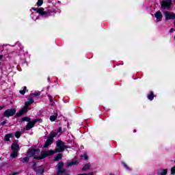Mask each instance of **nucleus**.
Instances as JSON below:
<instances>
[{"mask_svg":"<svg viewBox=\"0 0 175 175\" xmlns=\"http://www.w3.org/2000/svg\"><path fill=\"white\" fill-rule=\"evenodd\" d=\"M39 154H40V150L31 149L27 152V157L29 158L33 157L34 159L40 160L46 158V157H50V155H54V150H47L42 153L40 157H38Z\"/></svg>","mask_w":175,"mask_h":175,"instance_id":"nucleus-1","label":"nucleus"},{"mask_svg":"<svg viewBox=\"0 0 175 175\" xmlns=\"http://www.w3.org/2000/svg\"><path fill=\"white\" fill-rule=\"evenodd\" d=\"M56 146L58 147L57 148L55 149V152H64L65 151V148H68V146L65 145L64 142L61 140H57L56 142Z\"/></svg>","mask_w":175,"mask_h":175,"instance_id":"nucleus-2","label":"nucleus"},{"mask_svg":"<svg viewBox=\"0 0 175 175\" xmlns=\"http://www.w3.org/2000/svg\"><path fill=\"white\" fill-rule=\"evenodd\" d=\"M11 148L12 152H11L10 157L12 158H17L18 155V150H20V146L18 145L17 142H14Z\"/></svg>","mask_w":175,"mask_h":175,"instance_id":"nucleus-3","label":"nucleus"},{"mask_svg":"<svg viewBox=\"0 0 175 175\" xmlns=\"http://www.w3.org/2000/svg\"><path fill=\"white\" fill-rule=\"evenodd\" d=\"M57 175H69L66 169H64V163L62 161L59 162L57 165Z\"/></svg>","mask_w":175,"mask_h":175,"instance_id":"nucleus-4","label":"nucleus"},{"mask_svg":"<svg viewBox=\"0 0 175 175\" xmlns=\"http://www.w3.org/2000/svg\"><path fill=\"white\" fill-rule=\"evenodd\" d=\"M35 12H37V13H39L41 16H44L45 17H47L48 16H50V14L53 12L51 10H47L46 11H44V8H32Z\"/></svg>","mask_w":175,"mask_h":175,"instance_id":"nucleus-5","label":"nucleus"},{"mask_svg":"<svg viewBox=\"0 0 175 175\" xmlns=\"http://www.w3.org/2000/svg\"><path fill=\"white\" fill-rule=\"evenodd\" d=\"M160 3L161 10H169L172 6V0H164Z\"/></svg>","mask_w":175,"mask_h":175,"instance_id":"nucleus-6","label":"nucleus"},{"mask_svg":"<svg viewBox=\"0 0 175 175\" xmlns=\"http://www.w3.org/2000/svg\"><path fill=\"white\" fill-rule=\"evenodd\" d=\"M16 111L17 110L16 108L8 109L3 112V117H7V118H9V117H13V116L16 114Z\"/></svg>","mask_w":175,"mask_h":175,"instance_id":"nucleus-7","label":"nucleus"},{"mask_svg":"<svg viewBox=\"0 0 175 175\" xmlns=\"http://www.w3.org/2000/svg\"><path fill=\"white\" fill-rule=\"evenodd\" d=\"M163 14L165 17V20H175V14L169 11H164Z\"/></svg>","mask_w":175,"mask_h":175,"instance_id":"nucleus-8","label":"nucleus"},{"mask_svg":"<svg viewBox=\"0 0 175 175\" xmlns=\"http://www.w3.org/2000/svg\"><path fill=\"white\" fill-rule=\"evenodd\" d=\"M33 169L36 172L37 174H43L44 170L40 167H36V163L33 165Z\"/></svg>","mask_w":175,"mask_h":175,"instance_id":"nucleus-9","label":"nucleus"},{"mask_svg":"<svg viewBox=\"0 0 175 175\" xmlns=\"http://www.w3.org/2000/svg\"><path fill=\"white\" fill-rule=\"evenodd\" d=\"M154 17L157 23H159V21H162V18H163V15H162V12H161V11H158L154 14Z\"/></svg>","mask_w":175,"mask_h":175,"instance_id":"nucleus-10","label":"nucleus"},{"mask_svg":"<svg viewBox=\"0 0 175 175\" xmlns=\"http://www.w3.org/2000/svg\"><path fill=\"white\" fill-rule=\"evenodd\" d=\"M53 142H54V139H52L51 138H50V137H48V139H46L44 145V148H47L49 146L53 144Z\"/></svg>","mask_w":175,"mask_h":175,"instance_id":"nucleus-11","label":"nucleus"},{"mask_svg":"<svg viewBox=\"0 0 175 175\" xmlns=\"http://www.w3.org/2000/svg\"><path fill=\"white\" fill-rule=\"evenodd\" d=\"M33 126H35V122L33 120L31 122H29L26 125V131H29V129H32Z\"/></svg>","mask_w":175,"mask_h":175,"instance_id":"nucleus-12","label":"nucleus"},{"mask_svg":"<svg viewBox=\"0 0 175 175\" xmlns=\"http://www.w3.org/2000/svg\"><path fill=\"white\" fill-rule=\"evenodd\" d=\"M74 165H79V162L77 161H68L66 164V167H70V166Z\"/></svg>","mask_w":175,"mask_h":175,"instance_id":"nucleus-13","label":"nucleus"},{"mask_svg":"<svg viewBox=\"0 0 175 175\" xmlns=\"http://www.w3.org/2000/svg\"><path fill=\"white\" fill-rule=\"evenodd\" d=\"M28 108H27V107H24L23 108H22L17 113H16V116L17 117H20L21 116H23V114H24V113H25L27 111Z\"/></svg>","mask_w":175,"mask_h":175,"instance_id":"nucleus-14","label":"nucleus"},{"mask_svg":"<svg viewBox=\"0 0 175 175\" xmlns=\"http://www.w3.org/2000/svg\"><path fill=\"white\" fill-rule=\"evenodd\" d=\"M31 103H33V99L32 98H28L27 101H26L25 103V107H26L27 108H28V107L29 106V105H31Z\"/></svg>","mask_w":175,"mask_h":175,"instance_id":"nucleus-15","label":"nucleus"},{"mask_svg":"<svg viewBox=\"0 0 175 175\" xmlns=\"http://www.w3.org/2000/svg\"><path fill=\"white\" fill-rule=\"evenodd\" d=\"M167 174V171L166 170H161L158 172V175H166Z\"/></svg>","mask_w":175,"mask_h":175,"instance_id":"nucleus-16","label":"nucleus"},{"mask_svg":"<svg viewBox=\"0 0 175 175\" xmlns=\"http://www.w3.org/2000/svg\"><path fill=\"white\" fill-rule=\"evenodd\" d=\"M90 164H85V165H84V167L82 168V170H83V172L87 171V170H90Z\"/></svg>","mask_w":175,"mask_h":175,"instance_id":"nucleus-17","label":"nucleus"},{"mask_svg":"<svg viewBox=\"0 0 175 175\" xmlns=\"http://www.w3.org/2000/svg\"><path fill=\"white\" fill-rule=\"evenodd\" d=\"M148 99H149V100L154 99V92H150V94L148 96Z\"/></svg>","mask_w":175,"mask_h":175,"instance_id":"nucleus-18","label":"nucleus"},{"mask_svg":"<svg viewBox=\"0 0 175 175\" xmlns=\"http://www.w3.org/2000/svg\"><path fill=\"white\" fill-rule=\"evenodd\" d=\"M57 135H58V133H51L49 137L52 139L53 140H54V137H55V136H57Z\"/></svg>","mask_w":175,"mask_h":175,"instance_id":"nucleus-19","label":"nucleus"},{"mask_svg":"<svg viewBox=\"0 0 175 175\" xmlns=\"http://www.w3.org/2000/svg\"><path fill=\"white\" fill-rule=\"evenodd\" d=\"M59 159H62V154H58L55 157V161H59Z\"/></svg>","mask_w":175,"mask_h":175,"instance_id":"nucleus-20","label":"nucleus"},{"mask_svg":"<svg viewBox=\"0 0 175 175\" xmlns=\"http://www.w3.org/2000/svg\"><path fill=\"white\" fill-rule=\"evenodd\" d=\"M10 137H12V134H7L5 135L4 139L6 142H9V140L10 139Z\"/></svg>","mask_w":175,"mask_h":175,"instance_id":"nucleus-21","label":"nucleus"},{"mask_svg":"<svg viewBox=\"0 0 175 175\" xmlns=\"http://www.w3.org/2000/svg\"><path fill=\"white\" fill-rule=\"evenodd\" d=\"M29 157H25V158H23V159L21 160V162H22L23 163H25L29 162Z\"/></svg>","mask_w":175,"mask_h":175,"instance_id":"nucleus-22","label":"nucleus"},{"mask_svg":"<svg viewBox=\"0 0 175 175\" xmlns=\"http://www.w3.org/2000/svg\"><path fill=\"white\" fill-rule=\"evenodd\" d=\"M22 121H27V122H29L31 121V118L28 117H23L22 118Z\"/></svg>","mask_w":175,"mask_h":175,"instance_id":"nucleus-23","label":"nucleus"},{"mask_svg":"<svg viewBox=\"0 0 175 175\" xmlns=\"http://www.w3.org/2000/svg\"><path fill=\"white\" fill-rule=\"evenodd\" d=\"M20 136H21V133L20 131H16L15 133V137L18 139L20 137Z\"/></svg>","mask_w":175,"mask_h":175,"instance_id":"nucleus-24","label":"nucleus"},{"mask_svg":"<svg viewBox=\"0 0 175 175\" xmlns=\"http://www.w3.org/2000/svg\"><path fill=\"white\" fill-rule=\"evenodd\" d=\"M57 120V116H50V120L51 121H55Z\"/></svg>","mask_w":175,"mask_h":175,"instance_id":"nucleus-25","label":"nucleus"},{"mask_svg":"<svg viewBox=\"0 0 175 175\" xmlns=\"http://www.w3.org/2000/svg\"><path fill=\"white\" fill-rule=\"evenodd\" d=\"M43 5V0H38L37 3V5L42 6Z\"/></svg>","mask_w":175,"mask_h":175,"instance_id":"nucleus-26","label":"nucleus"},{"mask_svg":"<svg viewBox=\"0 0 175 175\" xmlns=\"http://www.w3.org/2000/svg\"><path fill=\"white\" fill-rule=\"evenodd\" d=\"M33 121L34 122V124H36V122H42V119H36Z\"/></svg>","mask_w":175,"mask_h":175,"instance_id":"nucleus-27","label":"nucleus"},{"mask_svg":"<svg viewBox=\"0 0 175 175\" xmlns=\"http://www.w3.org/2000/svg\"><path fill=\"white\" fill-rule=\"evenodd\" d=\"M171 174H175V166L171 169Z\"/></svg>","mask_w":175,"mask_h":175,"instance_id":"nucleus-28","label":"nucleus"},{"mask_svg":"<svg viewBox=\"0 0 175 175\" xmlns=\"http://www.w3.org/2000/svg\"><path fill=\"white\" fill-rule=\"evenodd\" d=\"M8 122V121L5 120L3 122H0V125H5V124H6Z\"/></svg>","mask_w":175,"mask_h":175,"instance_id":"nucleus-29","label":"nucleus"},{"mask_svg":"<svg viewBox=\"0 0 175 175\" xmlns=\"http://www.w3.org/2000/svg\"><path fill=\"white\" fill-rule=\"evenodd\" d=\"M19 92L21 94V95H24V94H25V90H20Z\"/></svg>","mask_w":175,"mask_h":175,"instance_id":"nucleus-30","label":"nucleus"},{"mask_svg":"<svg viewBox=\"0 0 175 175\" xmlns=\"http://www.w3.org/2000/svg\"><path fill=\"white\" fill-rule=\"evenodd\" d=\"M33 95L34 96H39V95H40V94H39L38 92H35V93L33 94Z\"/></svg>","mask_w":175,"mask_h":175,"instance_id":"nucleus-31","label":"nucleus"},{"mask_svg":"<svg viewBox=\"0 0 175 175\" xmlns=\"http://www.w3.org/2000/svg\"><path fill=\"white\" fill-rule=\"evenodd\" d=\"M83 158L85 161H87V159H88V156L87 154H84Z\"/></svg>","mask_w":175,"mask_h":175,"instance_id":"nucleus-32","label":"nucleus"},{"mask_svg":"<svg viewBox=\"0 0 175 175\" xmlns=\"http://www.w3.org/2000/svg\"><path fill=\"white\" fill-rule=\"evenodd\" d=\"M123 165H124V167H126V169L127 170H129V167H128V165H126L125 163H123Z\"/></svg>","mask_w":175,"mask_h":175,"instance_id":"nucleus-33","label":"nucleus"},{"mask_svg":"<svg viewBox=\"0 0 175 175\" xmlns=\"http://www.w3.org/2000/svg\"><path fill=\"white\" fill-rule=\"evenodd\" d=\"M38 18H39L38 16L35 18V16H32V19L33 20H38Z\"/></svg>","mask_w":175,"mask_h":175,"instance_id":"nucleus-34","label":"nucleus"},{"mask_svg":"<svg viewBox=\"0 0 175 175\" xmlns=\"http://www.w3.org/2000/svg\"><path fill=\"white\" fill-rule=\"evenodd\" d=\"M174 31H175L174 29L172 28V29H170V33L174 32Z\"/></svg>","mask_w":175,"mask_h":175,"instance_id":"nucleus-35","label":"nucleus"},{"mask_svg":"<svg viewBox=\"0 0 175 175\" xmlns=\"http://www.w3.org/2000/svg\"><path fill=\"white\" fill-rule=\"evenodd\" d=\"M2 58H3V55H0V59H2ZM0 65H1V62H0Z\"/></svg>","mask_w":175,"mask_h":175,"instance_id":"nucleus-36","label":"nucleus"},{"mask_svg":"<svg viewBox=\"0 0 175 175\" xmlns=\"http://www.w3.org/2000/svg\"><path fill=\"white\" fill-rule=\"evenodd\" d=\"M59 132H62V128L61 127L59 128Z\"/></svg>","mask_w":175,"mask_h":175,"instance_id":"nucleus-37","label":"nucleus"},{"mask_svg":"<svg viewBox=\"0 0 175 175\" xmlns=\"http://www.w3.org/2000/svg\"><path fill=\"white\" fill-rule=\"evenodd\" d=\"M85 175H94L93 173H90V174H85Z\"/></svg>","mask_w":175,"mask_h":175,"instance_id":"nucleus-38","label":"nucleus"},{"mask_svg":"<svg viewBox=\"0 0 175 175\" xmlns=\"http://www.w3.org/2000/svg\"><path fill=\"white\" fill-rule=\"evenodd\" d=\"M26 90H27V87L25 86V87L23 88V91H25Z\"/></svg>","mask_w":175,"mask_h":175,"instance_id":"nucleus-39","label":"nucleus"},{"mask_svg":"<svg viewBox=\"0 0 175 175\" xmlns=\"http://www.w3.org/2000/svg\"><path fill=\"white\" fill-rule=\"evenodd\" d=\"M10 175H17V173H13L12 174H10Z\"/></svg>","mask_w":175,"mask_h":175,"instance_id":"nucleus-40","label":"nucleus"},{"mask_svg":"<svg viewBox=\"0 0 175 175\" xmlns=\"http://www.w3.org/2000/svg\"><path fill=\"white\" fill-rule=\"evenodd\" d=\"M2 109H3V107L0 106V110H2Z\"/></svg>","mask_w":175,"mask_h":175,"instance_id":"nucleus-41","label":"nucleus"},{"mask_svg":"<svg viewBox=\"0 0 175 175\" xmlns=\"http://www.w3.org/2000/svg\"><path fill=\"white\" fill-rule=\"evenodd\" d=\"M48 81L49 83H50V78H48Z\"/></svg>","mask_w":175,"mask_h":175,"instance_id":"nucleus-42","label":"nucleus"},{"mask_svg":"<svg viewBox=\"0 0 175 175\" xmlns=\"http://www.w3.org/2000/svg\"><path fill=\"white\" fill-rule=\"evenodd\" d=\"M70 148V146H67V148Z\"/></svg>","mask_w":175,"mask_h":175,"instance_id":"nucleus-43","label":"nucleus"},{"mask_svg":"<svg viewBox=\"0 0 175 175\" xmlns=\"http://www.w3.org/2000/svg\"><path fill=\"white\" fill-rule=\"evenodd\" d=\"M79 175H85V174H79Z\"/></svg>","mask_w":175,"mask_h":175,"instance_id":"nucleus-44","label":"nucleus"},{"mask_svg":"<svg viewBox=\"0 0 175 175\" xmlns=\"http://www.w3.org/2000/svg\"><path fill=\"white\" fill-rule=\"evenodd\" d=\"M133 132H136V130H134Z\"/></svg>","mask_w":175,"mask_h":175,"instance_id":"nucleus-45","label":"nucleus"},{"mask_svg":"<svg viewBox=\"0 0 175 175\" xmlns=\"http://www.w3.org/2000/svg\"><path fill=\"white\" fill-rule=\"evenodd\" d=\"M174 39H175V36H174Z\"/></svg>","mask_w":175,"mask_h":175,"instance_id":"nucleus-46","label":"nucleus"}]
</instances>
